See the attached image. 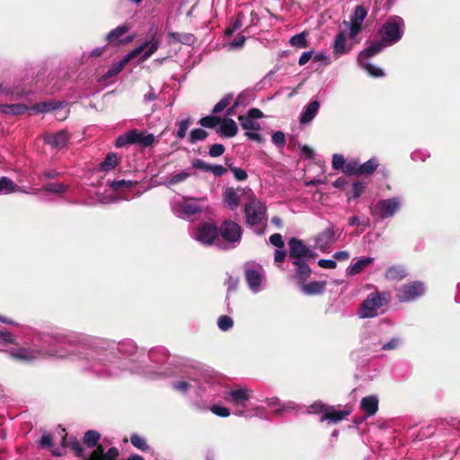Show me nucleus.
I'll return each instance as SVG.
<instances>
[{
  "instance_id": "10",
  "label": "nucleus",
  "mask_w": 460,
  "mask_h": 460,
  "mask_svg": "<svg viewBox=\"0 0 460 460\" xmlns=\"http://www.w3.org/2000/svg\"><path fill=\"white\" fill-rule=\"evenodd\" d=\"M245 279L249 288L253 293H258L262 289V284L265 281V273L263 268L253 261L245 263Z\"/></svg>"
},
{
  "instance_id": "13",
  "label": "nucleus",
  "mask_w": 460,
  "mask_h": 460,
  "mask_svg": "<svg viewBox=\"0 0 460 460\" xmlns=\"http://www.w3.org/2000/svg\"><path fill=\"white\" fill-rule=\"evenodd\" d=\"M288 247L289 258L292 260L293 264H298V261H308L314 256L313 251L302 240L296 237L289 239Z\"/></svg>"
},
{
  "instance_id": "4",
  "label": "nucleus",
  "mask_w": 460,
  "mask_h": 460,
  "mask_svg": "<svg viewBox=\"0 0 460 460\" xmlns=\"http://www.w3.org/2000/svg\"><path fill=\"white\" fill-rule=\"evenodd\" d=\"M249 201L244 205L243 212L246 224L253 229L257 234H262L263 223L266 220L267 207L264 202L253 195L251 189H247Z\"/></svg>"
},
{
  "instance_id": "33",
  "label": "nucleus",
  "mask_w": 460,
  "mask_h": 460,
  "mask_svg": "<svg viewBox=\"0 0 460 460\" xmlns=\"http://www.w3.org/2000/svg\"><path fill=\"white\" fill-rule=\"evenodd\" d=\"M20 190V187L10 178L3 176L0 178V195H7Z\"/></svg>"
},
{
  "instance_id": "8",
  "label": "nucleus",
  "mask_w": 460,
  "mask_h": 460,
  "mask_svg": "<svg viewBox=\"0 0 460 460\" xmlns=\"http://www.w3.org/2000/svg\"><path fill=\"white\" fill-rule=\"evenodd\" d=\"M155 136L151 133H146L137 129H131L127 133L120 135L117 137L115 146L122 147L127 145L138 144L142 146L147 147L155 142Z\"/></svg>"
},
{
  "instance_id": "35",
  "label": "nucleus",
  "mask_w": 460,
  "mask_h": 460,
  "mask_svg": "<svg viewBox=\"0 0 460 460\" xmlns=\"http://www.w3.org/2000/svg\"><path fill=\"white\" fill-rule=\"evenodd\" d=\"M129 31V27L127 25L118 26L117 28L111 30L106 36V40L108 43H115L118 44V40L126 34Z\"/></svg>"
},
{
  "instance_id": "61",
  "label": "nucleus",
  "mask_w": 460,
  "mask_h": 460,
  "mask_svg": "<svg viewBox=\"0 0 460 460\" xmlns=\"http://www.w3.org/2000/svg\"><path fill=\"white\" fill-rule=\"evenodd\" d=\"M365 190V184L364 182L362 181H355L353 184H352V198L354 199H357L358 198L362 192L364 191Z\"/></svg>"
},
{
  "instance_id": "22",
  "label": "nucleus",
  "mask_w": 460,
  "mask_h": 460,
  "mask_svg": "<svg viewBox=\"0 0 460 460\" xmlns=\"http://www.w3.org/2000/svg\"><path fill=\"white\" fill-rule=\"evenodd\" d=\"M320 109V102L317 100L311 101L305 105L300 113L299 123L301 125H306L313 121L316 117Z\"/></svg>"
},
{
  "instance_id": "1",
  "label": "nucleus",
  "mask_w": 460,
  "mask_h": 460,
  "mask_svg": "<svg viewBox=\"0 0 460 460\" xmlns=\"http://www.w3.org/2000/svg\"><path fill=\"white\" fill-rule=\"evenodd\" d=\"M84 339L75 332H52L46 333L41 337V344L34 347L13 348L7 350L10 358L21 362H32L45 356H56L65 358L66 354L62 350H58L52 347L66 345L78 346L82 344Z\"/></svg>"
},
{
  "instance_id": "54",
  "label": "nucleus",
  "mask_w": 460,
  "mask_h": 460,
  "mask_svg": "<svg viewBox=\"0 0 460 460\" xmlns=\"http://www.w3.org/2000/svg\"><path fill=\"white\" fill-rule=\"evenodd\" d=\"M290 43L297 48H305L306 47V40L304 33H300L297 35H295L291 38Z\"/></svg>"
},
{
  "instance_id": "30",
  "label": "nucleus",
  "mask_w": 460,
  "mask_h": 460,
  "mask_svg": "<svg viewBox=\"0 0 460 460\" xmlns=\"http://www.w3.org/2000/svg\"><path fill=\"white\" fill-rule=\"evenodd\" d=\"M349 49L350 48L346 46V32L340 31L333 41V53L336 56H341L349 52Z\"/></svg>"
},
{
  "instance_id": "48",
  "label": "nucleus",
  "mask_w": 460,
  "mask_h": 460,
  "mask_svg": "<svg viewBox=\"0 0 460 460\" xmlns=\"http://www.w3.org/2000/svg\"><path fill=\"white\" fill-rule=\"evenodd\" d=\"M234 325L233 319L228 315H222L217 320V326L221 331L226 332Z\"/></svg>"
},
{
  "instance_id": "38",
  "label": "nucleus",
  "mask_w": 460,
  "mask_h": 460,
  "mask_svg": "<svg viewBox=\"0 0 460 460\" xmlns=\"http://www.w3.org/2000/svg\"><path fill=\"white\" fill-rule=\"evenodd\" d=\"M69 186L63 182H49L47 183L42 190L46 192L62 195L68 190Z\"/></svg>"
},
{
  "instance_id": "17",
  "label": "nucleus",
  "mask_w": 460,
  "mask_h": 460,
  "mask_svg": "<svg viewBox=\"0 0 460 460\" xmlns=\"http://www.w3.org/2000/svg\"><path fill=\"white\" fill-rule=\"evenodd\" d=\"M219 234L217 226L213 223H204L192 233V237L204 245L213 243Z\"/></svg>"
},
{
  "instance_id": "19",
  "label": "nucleus",
  "mask_w": 460,
  "mask_h": 460,
  "mask_svg": "<svg viewBox=\"0 0 460 460\" xmlns=\"http://www.w3.org/2000/svg\"><path fill=\"white\" fill-rule=\"evenodd\" d=\"M401 200L394 197L386 199H381L376 203V209L382 219L392 217L400 208Z\"/></svg>"
},
{
  "instance_id": "58",
  "label": "nucleus",
  "mask_w": 460,
  "mask_h": 460,
  "mask_svg": "<svg viewBox=\"0 0 460 460\" xmlns=\"http://www.w3.org/2000/svg\"><path fill=\"white\" fill-rule=\"evenodd\" d=\"M0 342L4 344H15L14 335L10 332L0 331Z\"/></svg>"
},
{
  "instance_id": "5",
  "label": "nucleus",
  "mask_w": 460,
  "mask_h": 460,
  "mask_svg": "<svg viewBox=\"0 0 460 460\" xmlns=\"http://www.w3.org/2000/svg\"><path fill=\"white\" fill-rule=\"evenodd\" d=\"M203 199L187 197L175 198L171 202V209L174 216L181 219L191 220L203 211Z\"/></svg>"
},
{
  "instance_id": "2",
  "label": "nucleus",
  "mask_w": 460,
  "mask_h": 460,
  "mask_svg": "<svg viewBox=\"0 0 460 460\" xmlns=\"http://www.w3.org/2000/svg\"><path fill=\"white\" fill-rule=\"evenodd\" d=\"M84 368L101 377L116 376L128 368L131 361L117 357L110 350L91 349Z\"/></svg>"
},
{
  "instance_id": "21",
  "label": "nucleus",
  "mask_w": 460,
  "mask_h": 460,
  "mask_svg": "<svg viewBox=\"0 0 460 460\" xmlns=\"http://www.w3.org/2000/svg\"><path fill=\"white\" fill-rule=\"evenodd\" d=\"M241 193H249L247 190L239 188L234 189L233 187H227L223 194L224 202L232 209H236L240 205V195Z\"/></svg>"
},
{
  "instance_id": "42",
  "label": "nucleus",
  "mask_w": 460,
  "mask_h": 460,
  "mask_svg": "<svg viewBox=\"0 0 460 460\" xmlns=\"http://www.w3.org/2000/svg\"><path fill=\"white\" fill-rule=\"evenodd\" d=\"M132 372H136L137 374L143 375L144 376L150 378V379H155L160 376H166V373L163 371H155L150 368V367H146V368H143L142 370H131Z\"/></svg>"
},
{
  "instance_id": "32",
  "label": "nucleus",
  "mask_w": 460,
  "mask_h": 460,
  "mask_svg": "<svg viewBox=\"0 0 460 460\" xmlns=\"http://www.w3.org/2000/svg\"><path fill=\"white\" fill-rule=\"evenodd\" d=\"M149 358L153 363L163 365L167 362L169 354L164 348H156L150 350Z\"/></svg>"
},
{
  "instance_id": "44",
  "label": "nucleus",
  "mask_w": 460,
  "mask_h": 460,
  "mask_svg": "<svg viewBox=\"0 0 460 460\" xmlns=\"http://www.w3.org/2000/svg\"><path fill=\"white\" fill-rule=\"evenodd\" d=\"M199 123L204 128H214L219 125L220 118L217 116H207L200 119Z\"/></svg>"
},
{
  "instance_id": "3",
  "label": "nucleus",
  "mask_w": 460,
  "mask_h": 460,
  "mask_svg": "<svg viewBox=\"0 0 460 460\" xmlns=\"http://www.w3.org/2000/svg\"><path fill=\"white\" fill-rule=\"evenodd\" d=\"M156 34L157 29L151 28L145 41L140 46L125 55L124 58L118 63L112 65V66L104 75V77L111 78L118 75L132 58L139 55L146 49V50L141 56L140 61L143 62L149 58L153 54L156 52L161 44V39L156 38Z\"/></svg>"
},
{
  "instance_id": "16",
  "label": "nucleus",
  "mask_w": 460,
  "mask_h": 460,
  "mask_svg": "<svg viewBox=\"0 0 460 460\" xmlns=\"http://www.w3.org/2000/svg\"><path fill=\"white\" fill-rule=\"evenodd\" d=\"M367 10L358 5L355 8L353 14L349 18V22H343V25L349 30L348 36L354 40L357 35L362 31V24L367 17Z\"/></svg>"
},
{
  "instance_id": "20",
  "label": "nucleus",
  "mask_w": 460,
  "mask_h": 460,
  "mask_svg": "<svg viewBox=\"0 0 460 460\" xmlns=\"http://www.w3.org/2000/svg\"><path fill=\"white\" fill-rule=\"evenodd\" d=\"M250 398V390L246 388L233 389L226 393L225 400L235 407H244Z\"/></svg>"
},
{
  "instance_id": "53",
  "label": "nucleus",
  "mask_w": 460,
  "mask_h": 460,
  "mask_svg": "<svg viewBox=\"0 0 460 460\" xmlns=\"http://www.w3.org/2000/svg\"><path fill=\"white\" fill-rule=\"evenodd\" d=\"M273 144L279 147H282L286 144V136L282 131H276L271 136Z\"/></svg>"
},
{
  "instance_id": "63",
  "label": "nucleus",
  "mask_w": 460,
  "mask_h": 460,
  "mask_svg": "<svg viewBox=\"0 0 460 460\" xmlns=\"http://www.w3.org/2000/svg\"><path fill=\"white\" fill-rule=\"evenodd\" d=\"M270 242L272 245L278 248L284 247V242L280 234H273L270 236Z\"/></svg>"
},
{
  "instance_id": "46",
  "label": "nucleus",
  "mask_w": 460,
  "mask_h": 460,
  "mask_svg": "<svg viewBox=\"0 0 460 460\" xmlns=\"http://www.w3.org/2000/svg\"><path fill=\"white\" fill-rule=\"evenodd\" d=\"M208 137V133L201 128H195L190 131L189 141L191 144H195L198 141L204 140Z\"/></svg>"
},
{
  "instance_id": "45",
  "label": "nucleus",
  "mask_w": 460,
  "mask_h": 460,
  "mask_svg": "<svg viewBox=\"0 0 460 460\" xmlns=\"http://www.w3.org/2000/svg\"><path fill=\"white\" fill-rule=\"evenodd\" d=\"M233 100V94H226L213 108L212 112L217 114L225 110Z\"/></svg>"
},
{
  "instance_id": "12",
  "label": "nucleus",
  "mask_w": 460,
  "mask_h": 460,
  "mask_svg": "<svg viewBox=\"0 0 460 460\" xmlns=\"http://www.w3.org/2000/svg\"><path fill=\"white\" fill-rule=\"evenodd\" d=\"M385 304V297L382 293L374 292L363 301L359 310L361 318H372L377 314V310Z\"/></svg>"
},
{
  "instance_id": "50",
  "label": "nucleus",
  "mask_w": 460,
  "mask_h": 460,
  "mask_svg": "<svg viewBox=\"0 0 460 460\" xmlns=\"http://www.w3.org/2000/svg\"><path fill=\"white\" fill-rule=\"evenodd\" d=\"M263 412H264V408L262 407H256L252 410V412H248V411H245L243 410H238L235 411V415L239 416V417H253V416H256V417H260V418H262L263 416Z\"/></svg>"
},
{
  "instance_id": "60",
  "label": "nucleus",
  "mask_w": 460,
  "mask_h": 460,
  "mask_svg": "<svg viewBox=\"0 0 460 460\" xmlns=\"http://www.w3.org/2000/svg\"><path fill=\"white\" fill-rule=\"evenodd\" d=\"M231 171L234 174V177L236 181H245L248 177L247 172L239 167H231Z\"/></svg>"
},
{
  "instance_id": "24",
  "label": "nucleus",
  "mask_w": 460,
  "mask_h": 460,
  "mask_svg": "<svg viewBox=\"0 0 460 460\" xmlns=\"http://www.w3.org/2000/svg\"><path fill=\"white\" fill-rule=\"evenodd\" d=\"M45 142L56 148L64 147L68 141V134L65 130L49 134L44 138Z\"/></svg>"
},
{
  "instance_id": "36",
  "label": "nucleus",
  "mask_w": 460,
  "mask_h": 460,
  "mask_svg": "<svg viewBox=\"0 0 460 460\" xmlns=\"http://www.w3.org/2000/svg\"><path fill=\"white\" fill-rule=\"evenodd\" d=\"M190 176V173L187 171H181L179 172L172 173L166 177L165 184L166 186L170 187L180 182L185 181Z\"/></svg>"
},
{
  "instance_id": "25",
  "label": "nucleus",
  "mask_w": 460,
  "mask_h": 460,
  "mask_svg": "<svg viewBox=\"0 0 460 460\" xmlns=\"http://www.w3.org/2000/svg\"><path fill=\"white\" fill-rule=\"evenodd\" d=\"M300 288L305 295H321L325 291L326 281H311L309 283L304 282L303 284L300 285Z\"/></svg>"
},
{
  "instance_id": "23",
  "label": "nucleus",
  "mask_w": 460,
  "mask_h": 460,
  "mask_svg": "<svg viewBox=\"0 0 460 460\" xmlns=\"http://www.w3.org/2000/svg\"><path fill=\"white\" fill-rule=\"evenodd\" d=\"M336 241L334 226L332 225L315 238V245L317 248L323 250Z\"/></svg>"
},
{
  "instance_id": "9",
  "label": "nucleus",
  "mask_w": 460,
  "mask_h": 460,
  "mask_svg": "<svg viewBox=\"0 0 460 460\" xmlns=\"http://www.w3.org/2000/svg\"><path fill=\"white\" fill-rule=\"evenodd\" d=\"M310 412L322 413L320 420L337 423L349 415V409L337 410L334 406H327L321 402H315L310 406Z\"/></svg>"
},
{
  "instance_id": "11",
  "label": "nucleus",
  "mask_w": 460,
  "mask_h": 460,
  "mask_svg": "<svg viewBox=\"0 0 460 460\" xmlns=\"http://www.w3.org/2000/svg\"><path fill=\"white\" fill-rule=\"evenodd\" d=\"M137 185V181H129V180L112 181L110 183V187L114 192L117 193V195L112 196L110 199L103 200L102 202L112 203V202H116L119 199L129 200V199L135 198L136 196H137V194H136V193L128 194L126 191L133 190L134 188H136Z\"/></svg>"
},
{
  "instance_id": "56",
  "label": "nucleus",
  "mask_w": 460,
  "mask_h": 460,
  "mask_svg": "<svg viewBox=\"0 0 460 460\" xmlns=\"http://www.w3.org/2000/svg\"><path fill=\"white\" fill-rule=\"evenodd\" d=\"M225 150L222 144H214L210 146L208 154L211 157H218L224 154Z\"/></svg>"
},
{
  "instance_id": "62",
  "label": "nucleus",
  "mask_w": 460,
  "mask_h": 460,
  "mask_svg": "<svg viewBox=\"0 0 460 460\" xmlns=\"http://www.w3.org/2000/svg\"><path fill=\"white\" fill-rule=\"evenodd\" d=\"M29 108L24 104H10L9 114L20 115L23 114Z\"/></svg>"
},
{
  "instance_id": "28",
  "label": "nucleus",
  "mask_w": 460,
  "mask_h": 460,
  "mask_svg": "<svg viewBox=\"0 0 460 460\" xmlns=\"http://www.w3.org/2000/svg\"><path fill=\"white\" fill-rule=\"evenodd\" d=\"M294 265L296 267L295 279L301 285L310 277L312 270L307 264V261H298V264Z\"/></svg>"
},
{
  "instance_id": "6",
  "label": "nucleus",
  "mask_w": 460,
  "mask_h": 460,
  "mask_svg": "<svg viewBox=\"0 0 460 460\" xmlns=\"http://www.w3.org/2000/svg\"><path fill=\"white\" fill-rule=\"evenodd\" d=\"M404 32V22L399 16L391 17L380 30L381 42L386 47L398 42Z\"/></svg>"
},
{
  "instance_id": "52",
  "label": "nucleus",
  "mask_w": 460,
  "mask_h": 460,
  "mask_svg": "<svg viewBox=\"0 0 460 460\" xmlns=\"http://www.w3.org/2000/svg\"><path fill=\"white\" fill-rule=\"evenodd\" d=\"M346 161L343 155L339 154H334L332 155V165L334 170H342L345 167Z\"/></svg>"
},
{
  "instance_id": "57",
  "label": "nucleus",
  "mask_w": 460,
  "mask_h": 460,
  "mask_svg": "<svg viewBox=\"0 0 460 460\" xmlns=\"http://www.w3.org/2000/svg\"><path fill=\"white\" fill-rule=\"evenodd\" d=\"M210 411L217 416L219 417H228L230 415V411L228 408L220 406V405H213L210 408Z\"/></svg>"
},
{
  "instance_id": "34",
  "label": "nucleus",
  "mask_w": 460,
  "mask_h": 460,
  "mask_svg": "<svg viewBox=\"0 0 460 460\" xmlns=\"http://www.w3.org/2000/svg\"><path fill=\"white\" fill-rule=\"evenodd\" d=\"M385 276L389 280H401L407 276V272L402 266H393L387 269Z\"/></svg>"
},
{
  "instance_id": "7",
  "label": "nucleus",
  "mask_w": 460,
  "mask_h": 460,
  "mask_svg": "<svg viewBox=\"0 0 460 460\" xmlns=\"http://www.w3.org/2000/svg\"><path fill=\"white\" fill-rule=\"evenodd\" d=\"M386 46L380 40L371 43L367 48L360 51L358 56V64L361 68L366 70L371 76H384V71L368 62V58L381 52Z\"/></svg>"
},
{
  "instance_id": "55",
  "label": "nucleus",
  "mask_w": 460,
  "mask_h": 460,
  "mask_svg": "<svg viewBox=\"0 0 460 460\" xmlns=\"http://www.w3.org/2000/svg\"><path fill=\"white\" fill-rule=\"evenodd\" d=\"M190 384L186 381H177V382H173L172 384V387L173 390L179 392V393H181L183 394H187V392L189 391L190 389Z\"/></svg>"
},
{
  "instance_id": "31",
  "label": "nucleus",
  "mask_w": 460,
  "mask_h": 460,
  "mask_svg": "<svg viewBox=\"0 0 460 460\" xmlns=\"http://www.w3.org/2000/svg\"><path fill=\"white\" fill-rule=\"evenodd\" d=\"M374 260L373 257L361 258L348 267L347 273L350 276L358 275L369 266Z\"/></svg>"
},
{
  "instance_id": "15",
  "label": "nucleus",
  "mask_w": 460,
  "mask_h": 460,
  "mask_svg": "<svg viewBox=\"0 0 460 460\" xmlns=\"http://www.w3.org/2000/svg\"><path fill=\"white\" fill-rule=\"evenodd\" d=\"M425 293V286L420 281H412L402 285L397 291L396 296L400 302H411Z\"/></svg>"
},
{
  "instance_id": "43",
  "label": "nucleus",
  "mask_w": 460,
  "mask_h": 460,
  "mask_svg": "<svg viewBox=\"0 0 460 460\" xmlns=\"http://www.w3.org/2000/svg\"><path fill=\"white\" fill-rule=\"evenodd\" d=\"M100 439V434L95 430H88L84 437V443L90 447L96 446Z\"/></svg>"
},
{
  "instance_id": "26",
  "label": "nucleus",
  "mask_w": 460,
  "mask_h": 460,
  "mask_svg": "<svg viewBox=\"0 0 460 460\" xmlns=\"http://www.w3.org/2000/svg\"><path fill=\"white\" fill-rule=\"evenodd\" d=\"M64 105L65 102H62L48 101L35 103L30 109L36 113H46L51 111H58Z\"/></svg>"
},
{
  "instance_id": "39",
  "label": "nucleus",
  "mask_w": 460,
  "mask_h": 460,
  "mask_svg": "<svg viewBox=\"0 0 460 460\" xmlns=\"http://www.w3.org/2000/svg\"><path fill=\"white\" fill-rule=\"evenodd\" d=\"M379 166V161L376 157H372L367 162L360 164V175H370L372 174Z\"/></svg>"
},
{
  "instance_id": "59",
  "label": "nucleus",
  "mask_w": 460,
  "mask_h": 460,
  "mask_svg": "<svg viewBox=\"0 0 460 460\" xmlns=\"http://www.w3.org/2000/svg\"><path fill=\"white\" fill-rule=\"evenodd\" d=\"M246 38L243 35H238L228 44L229 49H240L244 45Z\"/></svg>"
},
{
  "instance_id": "41",
  "label": "nucleus",
  "mask_w": 460,
  "mask_h": 460,
  "mask_svg": "<svg viewBox=\"0 0 460 460\" xmlns=\"http://www.w3.org/2000/svg\"><path fill=\"white\" fill-rule=\"evenodd\" d=\"M360 162L358 159H352L346 163L343 172L348 175H360Z\"/></svg>"
},
{
  "instance_id": "14",
  "label": "nucleus",
  "mask_w": 460,
  "mask_h": 460,
  "mask_svg": "<svg viewBox=\"0 0 460 460\" xmlns=\"http://www.w3.org/2000/svg\"><path fill=\"white\" fill-rule=\"evenodd\" d=\"M219 235L229 244L224 248L234 247L242 237L241 226L234 221H225L218 229Z\"/></svg>"
},
{
  "instance_id": "40",
  "label": "nucleus",
  "mask_w": 460,
  "mask_h": 460,
  "mask_svg": "<svg viewBox=\"0 0 460 460\" xmlns=\"http://www.w3.org/2000/svg\"><path fill=\"white\" fill-rule=\"evenodd\" d=\"M118 164V158L114 153L107 155L103 162L101 163L100 168L103 172H110L113 170Z\"/></svg>"
},
{
  "instance_id": "27",
  "label": "nucleus",
  "mask_w": 460,
  "mask_h": 460,
  "mask_svg": "<svg viewBox=\"0 0 460 460\" xmlns=\"http://www.w3.org/2000/svg\"><path fill=\"white\" fill-rule=\"evenodd\" d=\"M360 408L367 417L373 416L378 410V399L374 395L364 397Z\"/></svg>"
},
{
  "instance_id": "37",
  "label": "nucleus",
  "mask_w": 460,
  "mask_h": 460,
  "mask_svg": "<svg viewBox=\"0 0 460 460\" xmlns=\"http://www.w3.org/2000/svg\"><path fill=\"white\" fill-rule=\"evenodd\" d=\"M117 349L120 354L124 356H130L136 353L137 345L131 340H125L118 343Z\"/></svg>"
},
{
  "instance_id": "18",
  "label": "nucleus",
  "mask_w": 460,
  "mask_h": 460,
  "mask_svg": "<svg viewBox=\"0 0 460 460\" xmlns=\"http://www.w3.org/2000/svg\"><path fill=\"white\" fill-rule=\"evenodd\" d=\"M263 117V113L256 108H252L245 115L238 117L243 129L248 131H259L261 129L260 123L256 120Z\"/></svg>"
},
{
  "instance_id": "47",
  "label": "nucleus",
  "mask_w": 460,
  "mask_h": 460,
  "mask_svg": "<svg viewBox=\"0 0 460 460\" xmlns=\"http://www.w3.org/2000/svg\"><path fill=\"white\" fill-rule=\"evenodd\" d=\"M130 442L135 447L142 451H146L148 449V445L146 444V439L137 434L131 435Z\"/></svg>"
},
{
  "instance_id": "29",
  "label": "nucleus",
  "mask_w": 460,
  "mask_h": 460,
  "mask_svg": "<svg viewBox=\"0 0 460 460\" xmlns=\"http://www.w3.org/2000/svg\"><path fill=\"white\" fill-rule=\"evenodd\" d=\"M219 132L226 137H233L238 132L237 124L232 119H225L222 121L220 120Z\"/></svg>"
},
{
  "instance_id": "64",
  "label": "nucleus",
  "mask_w": 460,
  "mask_h": 460,
  "mask_svg": "<svg viewBox=\"0 0 460 460\" xmlns=\"http://www.w3.org/2000/svg\"><path fill=\"white\" fill-rule=\"evenodd\" d=\"M318 265L321 267V268H323V269H335L337 267V262L336 261L334 260H330V259H320L318 261Z\"/></svg>"
},
{
  "instance_id": "49",
  "label": "nucleus",
  "mask_w": 460,
  "mask_h": 460,
  "mask_svg": "<svg viewBox=\"0 0 460 460\" xmlns=\"http://www.w3.org/2000/svg\"><path fill=\"white\" fill-rule=\"evenodd\" d=\"M402 342V341L401 338L393 337L390 341L383 343L380 349L381 350H394V349H398L401 346Z\"/></svg>"
},
{
  "instance_id": "51",
  "label": "nucleus",
  "mask_w": 460,
  "mask_h": 460,
  "mask_svg": "<svg viewBox=\"0 0 460 460\" xmlns=\"http://www.w3.org/2000/svg\"><path fill=\"white\" fill-rule=\"evenodd\" d=\"M190 122V119H185L178 123V129L176 133L178 138L182 139L186 137Z\"/></svg>"
}]
</instances>
